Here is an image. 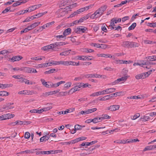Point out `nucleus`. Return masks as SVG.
Instances as JSON below:
<instances>
[{
  "instance_id": "f257e3e1",
  "label": "nucleus",
  "mask_w": 156,
  "mask_h": 156,
  "mask_svg": "<svg viewBox=\"0 0 156 156\" xmlns=\"http://www.w3.org/2000/svg\"><path fill=\"white\" fill-rule=\"evenodd\" d=\"M84 76L87 78L95 77L106 79L107 78L106 76L105 75H102L96 73L86 74L84 75Z\"/></svg>"
},
{
  "instance_id": "f03ea898",
  "label": "nucleus",
  "mask_w": 156,
  "mask_h": 156,
  "mask_svg": "<svg viewBox=\"0 0 156 156\" xmlns=\"http://www.w3.org/2000/svg\"><path fill=\"white\" fill-rule=\"evenodd\" d=\"M107 7V6L106 5H103L98 9L95 12L98 16L100 17L103 14L104 12L106 10Z\"/></svg>"
},
{
  "instance_id": "7ed1b4c3",
  "label": "nucleus",
  "mask_w": 156,
  "mask_h": 156,
  "mask_svg": "<svg viewBox=\"0 0 156 156\" xmlns=\"http://www.w3.org/2000/svg\"><path fill=\"white\" fill-rule=\"evenodd\" d=\"M115 90L116 89L114 88H107L105 90L99 91L100 94V95L109 94L114 92Z\"/></svg>"
},
{
  "instance_id": "20e7f679",
  "label": "nucleus",
  "mask_w": 156,
  "mask_h": 156,
  "mask_svg": "<svg viewBox=\"0 0 156 156\" xmlns=\"http://www.w3.org/2000/svg\"><path fill=\"white\" fill-rule=\"evenodd\" d=\"M13 103H8L5 105L3 106V107L2 108V111H4L3 109L9 110L13 108H14V107L11 106V105H13Z\"/></svg>"
},
{
  "instance_id": "39448f33",
  "label": "nucleus",
  "mask_w": 156,
  "mask_h": 156,
  "mask_svg": "<svg viewBox=\"0 0 156 156\" xmlns=\"http://www.w3.org/2000/svg\"><path fill=\"white\" fill-rule=\"evenodd\" d=\"M23 57L20 55L13 56L11 58L9 59L12 62L18 61L23 58Z\"/></svg>"
},
{
  "instance_id": "423d86ee",
  "label": "nucleus",
  "mask_w": 156,
  "mask_h": 156,
  "mask_svg": "<svg viewBox=\"0 0 156 156\" xmlns=\"http://www.w3.org/2000/svg\"><path fill=\"white\" fill-rule=\"evenodd\" d=\"M87 30V28L86 27L83 26H80L76 28V32L81 31L83 33H84Z\"/></svg>"
},
{
  "instance_id": "0eeeda50",
  "label": "nucleus",
  "mask_w": 156,
  "mask_h": 156,
  "mask_svg": "<svg viewBox=\"0 0 156 156\" xmlns=\"http://www.w3.org/2000/svg\"><path fill=\"white\" fill-rule=\"evenodd\" d=\"M132 45L131 42L125 41L123 42L122 45L124 47L129 48H131V46H132Z\"/></svg>"
},
{
  "instance_id": "6e6552de",
  "label": "nucleus",
  "mask_w": 156,
  "mask_h": 156,
  "mask_svg": "<svg viewBox=\"0 0 156 156\" xmlns=\"http://www.w3.org/2000/svg\"><path fill=\"white\" fill-rule=\"evenodd\" d=\"M147 76H145V74L144 73L137 74L135 76V78L137 80H139L142 79H144Z\"/></svg>"
},
{
  "instance_id": "1a4fd4ad",
  "label": "nucleus",
  "mask_w": 156,
  "mask_h": 156,
  "mask_svg": "<svg viewBox=\"0 0 156 156\" xmlns=\"http://www.w3.org/2000/svg\"><path fill=\"white\" fill-rule=\"evenodd\" d=\"M30 68L29 67H22L21 68L20 71L25 73H30Z\"/></svg>"
},
{
  "instance_id": "9d476101",
  "label": "nucleus",
  "mask_w": 156,
  "mask_h": 156,
  "mask_svg": "<svg viewBox=\"0 0 156 156\" xmlns=\"http://www.w3.org/2000/svg\"><path fill=\"white\" fill-rule=\"evenodd\" d=\"M89 9V6H86L84 8H82L80 9H79L77 10L75 12V13L76 14H79L85 10L86 9Z\"/></svg>"
},
{
  "instance_id": "9b49d317",
  "label": "nucleus",
  "mask_w": 156,
  "mask_h": 156,
  "mask_svg": "<svg viewBox=\"0 0 156 156\" xmlns=\"http://www.w3.org/2000/svg\"><path fill=\"white\" fill-rule=\"evenodd\" d=\"M30 93V91L25 90L19 92L18 94H20L30 95L31 94Z\"/></svg>"
},
{
  "instance_id": "f8f14e48",
  "label": "nucleus",
  "mask_w": 156,
  "mask_h": 156,
  "mask_svg": "<svg viewBox=\"0 0 156 156\" xmlns=\"http://www.w3.org/2000/svg\"><path fill=\"white\" fill-rule=\"evenodd\" d=\"M111 111H114L119 109L120 106L118 105H114L111 106Z\"/></svg>"
},
{
  "instance_id": "ddd939ff",
  "label": "nucleus",
  "mask_w": 156,
  "mask_h": 156,
  "mask_svg": "<svg viewBox=\"0 0 156 156\" xmlns=\"http://www.w3.org/2000/svg\"><path fill=\"white\" fill-rule=\"evenodd\" d=\"M71 29L70 28H68L65 30L63 32V35L64 36H66V35L69 34L71 32Z\"/></svg>"
},
{
  "instance_id": "4468645a",
  "label": "nucleus",
  "mask_w": 156,
  "mask_h": 156,
  "mask_svg": "<svg viewBox=\"0 0 156 156\" xmlns=\"http://www.w3.org/2000/svg\"><path fill=\"white\" fill-rule=\"evenodd\" d=\"M80 90V87L76 86L73 87L71 88L69 91V92L72 91V93L75 92L77 91H79Z\"/></svg>"
},
{
  "instance_id": "2eb2a0df",
  "label": "nucleus",
  "mask_w": 156,
  "mask_h": 156,
  "mask_svg": "<svg viewBox=\"0 0 156 156\" xmlns=\"http://www.w3.org/2000/svg\"><path fill=\"white\" fill-rule=\"evenodd\" d=\"M41 4H39L36 5H33L31 7H29V9H31V11H33L34 10L38 8L41 6Z\"/></svg>"
},
{
  "instance_id": "dca6fc26",
  "label": "nucleus",
  "mask_w": 156,
  "mask_h": 156,
  "mask_svg": "<svg viewBox=\"0 0 156 156\" xmlns=\"http://www.w3.org/2000/svg\"><path fill=\"white\" fill-rule=\"evenodd\" d=\"M57 71L58 70L57 69H52L48 71H45L44 72V74H47L57 72Z\"/></svg>"
},
{
  "instance_id": "f3484780",
  "label": "nucleus",
  "mask_w": 156,
  "mask_h": 156,
  "mask_svg": "<svg viewBox=\"0 0 156 156\" xmlns=\"http://www.w3.org/2000/svg\"><path fill=\"white\" fill-rule=\"evenodd\" d=\"M50 138L49 136H43L40 139V141L41 142H42L44 141H46L48 140Z\"/></svg>"
},
{
  "instance_id": "a211bd4d",
  "label": "nucleus",
  "mask_w": 156,
  "mask_h": 156,
  "mask_svg": "<svg viewBox=\"0 0 156 156\" xmlns=\"http://www.w3.org/2000/svg\"><path fill=\"white\" fill-rule=\"evenodd\" d=\"M94 47L97 48H106V45L101 44V45H100V44L95 43V44L94 45Z\"/></svg>"
},
{
  "instance_id": "6ab92c4d",
  "label": "nucleus",
  "mask_w": 156,
  "mask_h": 156,
  "mask_svg": "<svg viewBox=\"0 0 156 156\" xmlns=\"http://www.w3.org/2000/svg\"><path fill=\"white\" fill-rule=\"evenodd\" d=\"M5 119H9L13 118L14 117L15 115L13 114H4Z\"/></svg>"
},
{
  "instance_id": "aec40b11",
  "label": "nucleus",
  "mask_w": 156,
  "mask_h": 156,
  "mask_svg": "<svg viewBox=\"0 0 156 156\" xmlns=\"http://www.w3.org/2000/svg\"><path fill=\"white\" fill-rule=\"evenodd\" d=\"M41 81L42 84L45 87L47 88L49 87V86L48 85V82H46L43 79H41Z\"/></svg>"
},
{
  "instance_id": "412c9836",
  "label": "nucleus",
  "mask_w": 156,
  "mask_h": 156,
  "mask_svg": "<svg viewBox=\"0 0 156 156\" xmlns=\"http://www.w3.org/2000/svg\"><path fill=\"white\" fill-rule=\"evenodd\" d=\"M71 51V50H69L68 51H64L60 53V55H64L66 56L67 55H69L70 53V51Z\"/></svg>"
},
{
  "instance_id": "4be33fe9",
  "label": "nucleus",
  "mask_w": 156,
  "mask_h": 156,
  "mask_svg": "<svg viewBox=\"0 0 156 156\" xmlns=\"http://www.w3.org/2000/svg\"><path fill=\"white\" fill-rule=\"evenodd\" d=\"M153 149L154 148L153 145H150L146 147L143 150V151H147L151 150Z\"/></svg>"
},
{
  "instance_id": "5701e85b",
  "label": "nucleus",
  "mask_w": 156,
  "mask_h": 156,
  "mask_svg": "<svg viewBox=\"0 0 156 156\" xmlns=\"http://www.w3.org/2000/svg\"><path fill=\"white\" fill-rule=\"evenodd\" d=\"M73 110H72L71 111H70V110L67 109V110L65 111H62L61 112H58V114L59 115L62 114H66L68 113L73 112Z\"/></svg>"
},
{
  "instance_id": "b1692460",
  "label": "nucleus",
  "mask_w": 156,
  "mask_h": 156,
  "mask_svg": "<svg viewBox=\"0 0 156 156\" xmlns=\"http://www.w3.org/2000/svg\"><path fill=\"white\" fill-rule=\"evenodd\" d=\"M72 85V83L71 82H68L64 84V89L65 90H66L68 89Z\"/></svg>"
},
{
  "instance_id": "393cba45",
  "label": "nucleus",
  "mask_w": 156,
  "mask_h": 156,
  "mask_svg": "<svg viewBox=\"0 0 156 156\" xmlns=\"http://www.w3.org/2000/svg\"><path fill=\"white\" fill-rule=\"evenodd\" d=\"M90 18L92 19L97 18L98 17H100L95 11L94 14H92L90 16Z\"/></svg>"
},
{
  "instance_id": "a878e982",
  "label": "nucleus",
  "mask_w": 156,
  "mask_h": 156,
  "mask_svg": "<svg viewBox=\"0 0 156 156\" xmlns=\"http://www.w3.org/2000/svg\"><path fill=\"white\" fill-rule=\"evenodd\" d=\"M53 152V151H42L40 152L41 154H53L52 153Z\"/></svg>"
},
{
  "instance_id": "bb28decb",
  "label": "nucleus",
  "mask_w": 156,
  "mask_h": 156,
  "mask_svg": "<svg viewBox=\"0 0 156 156\" xmlns=\"http://www.w3.org/2000/svg\"><path fill=\"white\" fill-rule=\"evenodd\" d=\"M150 118L149 116H144L143 118H140V120L141 121H146L148 120V119H150Z\"/></svg>"
},
{
  "instance_id": "cd10ccee",
  "label": "nucleus",
  "mask_w": 156,
  "mask_h": 156,
  "mask_svg": "<svg viewBox=\"0 0 156 156\" xmlns=\"http://www.w3.org/2000/svg\"><path fill=\"white\" fill-rule=\"evenodd\" d=\"M101 120L104 119H109L111 118V117L107 115H103L102 116L100 117Z\"/></svg>"
},
{
  "instance_id": "c85d7f7f",
  "label": "nucleus",
  "mask_w": 156,
  "mask_h": 156,
  "mask_svg": "<svg viewBox=\"0 0 156 156\" xmlns=\"http://www.w3.org/2000/svg\"><path fill=\"white\" fill-rule=\"evenodd\" d=\"M101 120L100 117H97L94 118L93 119V122L94 123L100 122Z\"/></svg>"
},
{
  "instance_id": "c756f323",
  "label": "nucleus",
  "mask_w": 156,
  "mask_h": 156,
  "mask_svg": "<svg viewBox=\"0 0 156 156\" xmlns=\"http://www.w3.org/2000/svg\"><path fill=\"white\" fill-rule=\"evenodd\" d=\"M9 93L5 91H0V96H7L9 95Z\"/></svg>"
},
{
  "instance_id": "7c9ffc66",
  "label": "nucleus",
  "mask_w": 156,
  "mask_h": 156,
  "mask_svg": "<svg viewBox=\"0 0 156 156\" xmlns=\"http://www.w3.org/2000/svg\"><path fill=\"white\" fill-rule=\"evenodd\" d=\"M34 149H31L30 150H27L21 152V153H26L27 154V153H33L34 151Z\"/></svg>"
},
{
  "instance_id": "2f4dec72",
  "label": "nucleus",
  "mask_w": 156,
  "mask_h": 156,
  "mask_svg": "<svg viewBox=\"0 0 156 156\" xmlns=\"http://www.w3.org/2000/svg\"><path fill=\"white\" fill-rule=\"evenodd\" d=\"M121 19L120 18H118L117 20L116 18H114L112 19V21L114 22L115 23L121 22Z\"/></svg>"
},
{
  "instance_id": "473e14b6",
  "label": "nucleus",
  "mask_w": 156,
  "mask_h": 156,
  "mask_svg": "<svg viewBox=\"0 0 156 156\" xmlns=\"http://www.w3.org/2000/svg\"><path fill=\"white\" fill-rule=\"evenodd\" d=\"M136 25V23H134L129 27L128 30H132L134 29Z\"/></svg>"
},
{
  "instance_id": "72a5a7b5",
  "label": "nucleus",
  "mask_w": 156,
  "mask_h": 156,
  "mask_svg": "<svg viewBox=\"0 0 156 156\" xmlns=\"http://www.w3.org/2000/svg\"><path fill=\"white\" fill-rule=\"evenodd\" d=\"M10 87L9 84H3L0 83V88H4Z\"/></svg>"
},
{
  "instance_id": "f704fd0d",
  "label": "nucleus",
  "mask_w": 156,
  "mask_h": 156,
  "mask_svg": "<svg viewBox=\"0 0 156 156\" xmlns=\"http://www.w3.org/2000/svg\"><path fill=\"white\" fill-rule=\"evenodd\" d=\"M140 114L139 113H137L135 114L134 115L131 116V119L132 120H135L137 118L139 117Z\"/></svg>"
},
{
  "instance_id": "c9c22d12",
  "label": "nucleus",
  "mask_w": 156,
  "mask_h": 156,
  "mask_svg": "<svg viewBox=\"0 0 156 156\" xmlns=\"http://www.w3.org/2000/svg\"><path fill=\"white\" fill-rule=\"evenodd\" d=\"M82 57H83V58L82 59V60H91L93 59L92 58H89V57H92L91 56H82Z\"/></svg>"
},
{
  "instance_id": "e433bc0d",
  "label": "nucleus",
  "mask_w": 156,
  "mask_h": 156,
  "mask_svg": "<svg viewBox=\"0 0 156 156\" xmlns=\"http://www.w3.org/2000/svg\"><path fill=\"white\" fill-rule=\"evenodd\" d=\"M47 12H44L39 13L35 15L34 16H37V18H39L43 16L44 14H45Z\"/></svg>"
},
{
  "instance_id": "4c0bfd02",
  "label": "nucleus",
  "mask_w": 156,
  "mask_h": 156,
  "mask_svg": "<svg viewBox=\"0 0 156 156\" xmlns=\"http://www.w3.org/2000/svg\"><path fill=\"white\" fill-rule=\"evenodd\" d=\"M114 142L117 144H125L126 143V141H125V140H115Z\"/></svg>"
},
{
  "instance_id": "58836bf2",
  "label": "nucleus",
  "mask_w": 156,
  "mask_h": 156,
  "mask_svg": "<svg viewBox=\"0 0 156 156\" xmlns=\"http://www.w3.org/2000/svg\"><path fill=\"white\" fill-rule=\"evenodd\" d=\"M85 52H87L88 53H90L92 52H94V51L91 49H88L85 48L84 49V51Z\"/></svg>"
},
{
  "instance_id": "ea45409f",
  "label": "nucleus",
  "mask_w": 156,
  "mask_h": 156,
  "mask_svg": "<svg viewBox=\"0 0 156 156\" xmlns=\"http://www.w3.org/2000/svg\"><path fill=\"white\" fill-rule=\"evenodd\" d=\"M37 68H40L42 67H47V65L46 63H42L40 64H38L37 66Z\"/></svg>"
},
{
  "instance_id": "a19ab883",
  "label": "nucleus",
  "mask_w": 156,
  "mask_h": 156,
  "mask_svg": "<svg viewBox=\"0 0 156 156\" xmlns=\"http://www.w3.org/2000/svg\"><path fill=\"white\" fill-rule=\"evenodd\" d=\"M121 81H122L121 79L120 78H119L116 80H115V81H114V82H112V85H114L119 83Z\"/></svg>"
},
{
  "instance_id": "79ce46f5",
  "label": "nucleus",
  "mask_w": 156,
  "mask_h": 156,
  "mask_svg": "<svg viewBox=\"0 0 156 156\" xmlns=\"http://www.w3.org/2000/svg\"><path fill=\"white\" fill-rule=\"evenodd\" d=\"M148 60L150 61H154L156 60V59L155 58H152V56H149L146 57Z\"/></svg>"
},
{
  "instance_id": "37998d69",
  "label": "nucleus",
  "mask_w": 156,
  "mask_h": 156,
  "mask_svg": "<svg viewBox=\"0 0 156 156\" xmlns=\"http://www.w3.org/2000/svg\"><path fill=\"white\" fill-rule=\"evenodd\" d=\"M52 108V106H50V107H48L43 108L42 109V110L43 111V112H44V111H48Z\"/></svg>"
},
{
  "instance_id": "c03bdc74",
  "label": "nucleus",
  "mask_w": 156,
  "mask_h": 156,
  "mask_svg": "<svg viewBox=\"0 0 156 156\" xmlns=\"http://www.w3.org/2000/svg\"><path fill=\"white\" fill-rule=\"evenodd\" d=\"M47 66H51L52 65H54V61L52 60L51 62L46 63Z\"/></svg>"
},
{
  "instance_id": "a18cd8bd",
  "label": "nucleus",
  "mask_w": 156,
  "mask_h": 156,
  "mask_svg": "<svg viewBox=\"0 0 156 156\" xmlns=\"http://www.w3.org/2000/svg\"><path fill=\"white\" fill-rule=\"evenodd\" d=\"M40 23V22H35L31 24V26L34 29L36 27L39 25Z\"/></svg>"
},
{
  "instance_id": "49530a36",
  "label": "nucleus",
  "mask_w": 156,
  "mask_h": 156,
  "mask_svg": "<svg viewBox=\"0 0 156 156\" xmlns=\"http://www.w3.org/2000/svg\"><path fill=\"white\" fill-rule=\"evenodd\" d=\"M97 142H98V141L97 140L92 141L90 142H87V143H86L87 144V146H90V145L94 144H95V143H97Z\"/></svg>"
},
{
  "instance_id": "de8ad7c7",
  "label": "nucleus",
  "mask_w": 156,
  "mask_h": 156,
  "mask_svg": "<svg viewBox=\"0 0 156 156\" xmlns=\"http://www.w3.org/2000/svg\"><path fill=\"white\" fill-rule=\"evenodd\" d=\"M11 9V7H8L6 8L5 10H4L2 12V13H5L8 12L9 11H10V10Z\"/></svg>"
},
{
  "instance_id": "09e8293b",
  "label": "nucleus",
  "mask_w": 156,
  "mask_h": 156,
  "mask_svg": "<svg viewBox=\"0 0 156 156\" xmlns=\"http://www.w3.org/2000/svg\"><path fill=\"white\" fill-rule=\"evenodd\" d=\"M131 44H132V46H131V48L137 47L139 46L138 44L136 43L131 42Z\"/></svg>"
},
{
  "instance_id": "8fccbe9b",
  "label": "nucleus",
  "mask_w": 156,
  "mask_h": 156,
  "mask_svg": "<svg viewBox=\"0 0 156 156\" xmlns=\"http://www.w3.org/2000/svg\"><path fill=\"white\" fill-rule=\"evenodd\" d=\"M30 136V133L28 132H26L25 133L24 137L26 139H28Z\"/></svg>"
},
{
  "instance_id": "3c124183",
  "label": "nucleus",
  "mask_w": 156,
  "mask_h": 156,
  "mask_svg": "<svg viewBox=\"0 0 156 156\" xmlns=\"http://www.w3.org/2000/svg\"><path fill=\"white\" fill-rule=\"evenodd\" d=\"M31 59L32 60H41L42 59V58H41L39 57H32L31 58Z\"/></svg>"
},
{
  "instance_id": "603ef678",
  "label": "nucleus",
  "mask_w": 156,
  "mask_h": 156,
  "mask_svg": "<svg viewBox=\"0 0 156 156\" xmlns=\"http://www.w3.org/2000/svg\"><path fill=\"white\" fill-rule=\"evenodd\" d=\"M55 23L54 21H52L51 22L45 24V27H49L50 25H52Z\"/></svg>"
},
{
  "instance_id": "864d4df0",
  "label": "nucleus",
  "mask_w": 156,
  "mask_h": 156,
  "mask_svg": "<svg viewBox=\"0 0 156 156\" xmlns=\"http://www.w3.org/2000/svg\"><path fill=\"white\" fill-rule=\"evenodd\" d=\"M57 44L58 46H60L63 45H65L66 44V43H65V42H57V44Z\"/></svg>"
},
{
  "instance_id": "5fc2aeb1",
  "label": "nucleus",
  "mask_w": 156,
  "mask_h": 156,
  "mask_svg": "<svg viewBox=\"0 0 156 156\" xmlns=\"http://www.w3.org/2000/svg\"><path fill=\"white\" fill-rule=\"evenodd\" d=\"M74 128L76 130H81L82 127L79 125H76L74 126Z\"/></svg>"
},
{
  "instance_id": "6e6d98bb",
  "label": "nucleus",
  "mask_w": 156,
  "mask_h": 156,
  "mask_svg": "<svg viewBox=\"0 0 156 156\" xmlns=\"http://www.w3.org/2000/svg\"><path fill=\"white\" fill-rule=\"evenodd\" d=\"M102 57H105V58H112V56L110 54H103V55H102Z\"/></svg>"
},
{
  "instance_id": "4d7b16f0",
  "label": "nucleus",
  "mask_w": 156,
  "mask_h": 156,
  "mask_svg": "<svg viewBox=\"0 0 156 156\" xmlns=\"http://www.w3.org/2000/svg\"><path fill=\"white\" fill-rule=\"evenodd\" d=\"M98 95H100V92H98L95 93H94L93 94H92L90 95V96H98Z\"/></svg>"
},
{
  "instance_id": "13d9d810",
  "label": "nucleus",
  "mask_w": 156,
  "mask_h": 156,
  "mask_svg": "<svg viewBox=\"0 0 156 156\" xmlns=\"http://www.w3.org/2000/svg\"><path fill=\"white\" fill-rule=\"evenodd\" d=\"M81 85H82V87L83 88H86L89 85V84L87 83L84 84L83 83H81Z\"/></svg>"
},
{
  "instance_id": "bf43d9fd",
  "label": "nucleus",
  "mask_w": 156,
  "mask_h": 156,
  "mask_svg": "<svg viewBox=\"0 0 156 156\" xmlns=\"http://www.w3.org/2000/svg\"><path fill=\"white\" fill-rule=\"evenodd\" d=\"M70 92H67L66 91V92H61L59 93L61 94V95L62 96H65L67 94H69Z\"/></svg>"
},
{
  "instance_id": "052dcab7",
  "label": "nucleus",
  "mask_w": 156,
  "mask_h": 156,
  "mask_svg": "<svg viewBox=\"0 0 156 156\" xmlns=\"http://www.w3.org/2000/svg\"><path fill=\"white\" fill-rule=\"evenodd\" d=\"M90 13H89L87 14L86 16L83 17V19L85 20H86L89 17H90Z\"/></svg>"
},
{
  "instance_id": "680f3d73",
  "label": "nucleus",
  "mask_w": 156,
  "mask_h": 156,
  "mask_svg": "<svg viewBox=\"0 0 156 156\" xmlns=\"http://www.w3.org/2000/svg\"><path fill=\"white\" fill-rule=\"evenodd\" d=\"M144 65L147 66L150 65V62L148 61V60L146 61L145 62L144 61V63H142V65Z\"/></svg>"
},
{
  "instance_id": "e2e57ef3",
  "label": "nucleus",
  "mask_w": 156,
  "mask_h": 156,
  "mask_svg": "<svg viewBox=\"0 0 156 156\" xmlns=\"http://www.w3.org/2000/svg\"><path fill=\"white\" fill-rule=\"evenodd\" d=\"M129 19V17L128 16H126L122 18V21L124 22Z\"/></svg>"
},
{
  "instance_id": "0e129e2a",
  "label": "nucleus",
  "mask_w": 156,
  "mask_h": 156,
  "mask_svg": "<svg viewBox=\"0 0 156 156\" xmlns=\"http://www.w3.org/2000/svg\"><path fill=\"white\" fill-rule=\"evenodd\" d=\"M113 68L110 67H107L106 68H104V69L105 70H107V71H112L113 70Z\"/></svg>"
},
{
  "instance_id": "69168bd1",
  "label": "nucleus",
  "mask_w": 156,
  "mask_h": 156,
  "mask_svg": "<svg viewBox=\"0 0 156 156\" xmlns=\"http://www.w3.org/2000/svg\"><path fill=\"white\" fill-rule=\"evenodd\" d=\"M152 71V70H150L147 72L144 73V74H145V76H146L147 77H148V76L150 75Z\"/></svg>"
},
{
  "instance_id": "338daca9",
  "label": "nucleus",
  "mask_w": 156,
  "mask_h": 156,
  "mask_svg": "<svg viewBox=\"0 0 156 156\" xmlns=\"http://www.w3.org/2000/svg\"><path fill=\"white\" fill-rule=\"evenodd\" d=\"M30 70L31 71H30V73H31L32 72V73H37V71L34 68H30Z\"/></svg>"
},
{
  "instance_id": "774afa93",
  "label": "nucleus",
  "mask_w": 156,
  "mask_h": 156,
  "mask_svg": "<svg viewBox=\"0 0 156 156\" xmlns=\"http://www.w3.org/2000/svg\"><path fill=\"white\" fill-rule=\"evenodd\" d=\"M49 88H53V83L50 82H48Z\"/></svg>"
}]
</instances>
